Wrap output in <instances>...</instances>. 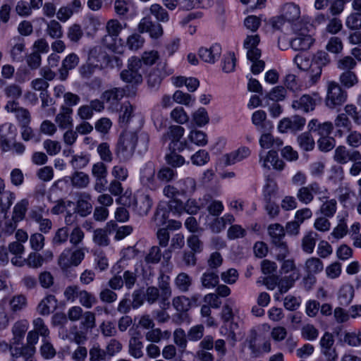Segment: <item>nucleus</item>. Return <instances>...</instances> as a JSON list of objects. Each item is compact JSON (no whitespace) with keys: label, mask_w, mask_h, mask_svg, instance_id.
Segmentation results:
<instances>
[{"label":"nucleus","mask_w":361,"mask_h":361,"mask_svg":"<svg viewBox=\"0 0 361 361\" xmlns=\"http://www.w3.org/2000/svg\"><path fill=\"white\" fill-rule=\"evenodd\" d=\"M143 150H147L149 141V136L147 133H141L139 135L135 131H124L118 141L116 154L123 161H128L135 153L137 141Z\"/></svg>","instance_id":"1"},{"label":"nucleus","mask_w":361,"mask_h":361,"mask_svg":"<svg viewBox=\"0 0 361 361\" xmlns=\"http://www.w3.org/2000/svg\"><path fill=\"white\" fill-rule=\"evenodd\" d=\"M101 161L104 163H111L113 160V153L110 149V146L107 142L100 143L97 148Z\"/></svg>","instance_id":"53"},{"label":"nucleus","mask_w":361,"mask_h":361,"mask_svg":"<svg viewBox=\"0 0 361 361\" xmlns=\"http://www.w3.org/2000/svg\"><path fill=\"white\" fill-rule=\"evenodd\" d=\"M343 110V114H346L347 117L351 118L356 125H361V110H358L355 105L352 104H346Z\"/></svg>","instance_id":"60"},{"label":"nucleus","mask_w":361,"mask_h":361,"mask_svg":"<svg viewBox=\"0 0 361 361\" xmlns=\"http://www.w3.org/2000/svg\"><path fill=\"white\" fill-rule=\"evenodd\" d=\"M333 158L339 164H346L350 161L361 160V153L358 150L339 145L335 149Z\"/></svg>","instance_id":"10"},{"label":"nucleus","mask_w":361,"mask_h":361,"mask_svg":"<svg viewBox=\"0 0 361 361\" xmlns=\"http://www.w3.org/2000/svg\"><path fill=\"white\" fill-rule=\"evenodd\" d=\"M34 332H36L38 336H41L42 339L49 338L50 331L47 326L45 325L44 320L42 318H36L32 322Z\"/></svg>","instance_id":"57"},{"label":"nucleus","mask_w":361,"mask_h":361,"mask_svg":"<svg viewBox=\"0 0 361 361\" xmlns=\"http://www.w3.org/2000/svg\"><path fill=\"white\" fill-rule=\"evenodd\" d=\"M306 119L300 116L295 115L291 117L283 118L277 126L279 131L281 133L291 132L295 133L304 128Z\"/></svg>","instance_id":"9"},{"label":"nucleus","mask_w":361,"mask_h":361,"mask_svg":"<svg viewBox=\"0 0 361 361\" xmlns=\"http://www.w3.org/2000/svg\"><path fill=\"white\" fill-rule=\"evenodd\" d=\"M333 125L336 129L335 136L338 137H343L345 134V131H350L352 127L350 118L343 113H340L336 116Z\"/></svg>","instance_id":"25"},{"label":"nucleus","mask_w":361,"mask_h":361,"mask_svg":"<svg viewBox=\"0 0 361 361\" xmlns=\"http://www.w3.org/2000/svg\"><path fill=\"white\" fill-rule=\"evenodd\" d=\"M90 161V155L85 153L75 154L72 157L70 161L71 165L74 169H82L86 167Z\"/></svg>","instance_id":"47"},{"label":"nucleus","mask_w":361,"mask_h":361,"mask_svg":"<svg viewBox=\"0 0 361 361\" xmlns=\"http://www.w3.org/2000/svg\"><path fill=\"white\" fill-rule=\"evenodd\" d=\"M283 16L288 21L297 20L300 15V7L294 3H287L283 7Z\"/></svg>","instance_id":"44"},{"label":"nucleus","mask_w":361,"mask_h":361,"mask_svg":"<svg viewBox=\"0 0 361 361\" xmlns=\"http://www.w3.org/2000/svg\"><path fill=\"white\" fill-rule=\"evenodd\" d=\"M324 269L323 262L317 257H310L305 263L304 269L306 274H317Z\"/></svg>","instance_id":"42"},{"label":"nucleus","mask_w":361,"mask_h":361,"mask_svg":"<svg viewBox=\"0 0 361 361\" xmlns=\"http://www.w3.org/2000/svg\"><path fill=\"white\" fill-rule=\"evenodd\" d=\"M158 289L161 291L160 306L166 308L169 306V298L171 297L172 290L170 286V276L161 274L158 278Z\"/></svg>","instance_id":"14"},{"label":"nucleus","mask_w":361,"mask_h":361,"mask_svg":"<svg viewBox=\"0 0 361 361\" xmlns=\"http://www.w3.org/2000/svg\"><path fill=\"white\" fill-rule=\"evenodd\" d=\"M173 343L178 347L179 350L183 353L188 345V336L185 331L178 328L173 331Z\"/></svg>","instance_id":"48"},{"label":"nucleus","mask_w":361,"mask_h":361,"mask_svg":"<svg viewBox=\"0 0 361 361\" xmlns=\"http://www.w3.org/2000/svg\"><path fill=\"white\" fill-rule=\"evenodd\" d=\"M92 176L94 179H105L108 176L107 166L102 161H97L92 164Z\"/></svg>","instance_id":"56"},{"label":"nucleus","mask_w":361,"mask_h":361,"mask_svg":"<svg viewBox=\"0 0 361 361\" xmlns=\"http://www.w3.org/2000/svg\"><path fill=\"white\" fill-rule=\"evenodd\" d=\"M172 305L180 312H186L190 307L189 298L185 296H176L172 300Z\"/></svg>","instance_id":"63"},{"label":"nucleus","mask_w":361,"mask_h":361,"mask_svg":"<svg viewBox=\"0 0 361 361\" xmlns=\"http://www.w3.org/2000/svg\"><path fill=\"white\" fill-rule=\"evenodd\" d=\"M81 7L80 0H73L67 5L61 6L56 13V17L60 21L66 22L73 13L79 12Z\"/></svg>","instance_id":"22"},{"label":"nucleus","mask_w":361,"mask_h":361,"mask_svg":"<svg viewBox=\"0 0 361 361\" xmlns=\"http://www.w3.org/2000/svg\"><path fill=\"white\" fill-rule=\"evenodd\" d=\"M165 160L169 165L174 168L180 167L185 163V158L178 154L175 149L171 150L166 154Z\"/></svg>","instance_id":"58"},{"label":"nucleus","mask_w":361,"mask_h":361,"mask_svg":"<svg viewBox=\"0 0 361 361\" xmlns=\"http://www.w3.org/2000/svg\"><path fill=\"white\" fill-rule=\"evenodd\" d=\"M177 185L180 195H191L196 190L197 183L194 178L188 177L178 181Z\"/></svg>","instance_id":"35"},{"label":"nucleus","mask_w":361,"mask_h":361,"mask_svg":"<svg viewBox=\"0 0 361 361\" xmlns=\"http://www.w3.org/2000/svg\"><path fill=\"white\" fill-rule=\"evenodd\" d=\"M322 98L318 92H312L311 94H305L295 99L292 102V107L295 110H300L308 113L314 110L317 104L320 103Z\"/></svg>","instance_id":"8"},{"label":"nucleus","mask_w":361,"mask_h":361,"mask_svg":"<svg viewBox=\"0 0 361 361\" xmlns=\"http://www.w3.org/2000/svg\"><path fill=\"white\" fill-rule=\"evenodd\" d=\"M339 81L345 87L350 88L358 82V79L353 71H344L340 75Z\"/></svg>","instance_id":"55"},{"label":"nucleus","mask_w":361,"mask_h":361,"mask_svg":"<svg viewBox=\"0 0 361 361\" xmlns=\"http://www.w3.org/2000/svg\"><path fill=\"white\" fill-rule=\"evenodd\" d=\"M17 130L14 125L6 123L0 126V148L3 152L11 150L12 142L15 140Z\"/></svg>","instance_id":"11"},{"label":"nucleus","mask_w":361,"mask_h":361,"mask_svg":"<svg viewBox=\"0 0 361 361\" xmlns=\"http://www.w3.org/2000/svg\"><path fill=\"white\" fill-rule=\"evenodd\" d=\"M143 343L139 338L133 336L130 338L128 345L129 354L133 357L138 359L143 357Z\"/></svg>","instance_id":"43"},{"label":"nucleus","mask_w":361,"mask_h":361,"mask_svg":"<svg viewBox=\"0 0 361 361\" xmlns=\"http://www.w3.org/2000/svg\"><path fill=\"white\" fill-rule=\"evenodd\" d=\"M293 30L295 31V37L290 41V47L296 51L309 49L313 44L314 39L308 33L307 27H302L299 29L298 25H295Z\"/></svg>","instance_id":"5"},{"label":"nucleus","mask_w":361,"mask_h":361,"mask_svg":"<svg viewBox=\"0 0 361 361\" xmlns=\"http://www.w3.org/2000/svg\"><path fill=\"white\" fill-rule=\"evenodd\" d=\"M45 33L51 39H61L63 35L62 26L56 20L46 22Z\"/></svg>","instance_id":"39"},{"label":"nucleus","mask_w":361,"mask_h":361,"mask_svg":"<svg viewBox=\"0 0 361 361\" xmlns=\"http://www.w3.org/2000/svg\"><path fill=\"white\" fill-rule=\"evenodd\" d=\"M337 68L344 71H353L356 67L357 62L355 59L350 56H345L339 59L336 62Z\"/></svg>","instance_id":"59"},{"label":"nucleus","mask_w":361,"mask_h":361,"mask_svg":"<svg viewBox=\"0 0 361 361\" xmlns=\"http://www.w3.org/2000/svg\"><path fill=\"white\" fill-rule=\"evenodd\" d=\"M267 232L272 244L275 245L283 241L286 232L283 226L280 224L275 223L270 224L267 228Z\"/></svg>","instance_id":"34"},{"label":"nucleus","mask_w":361,"mask_h":361,"mask_svg":"<svg viewBox=\"0 0 361 361\" xmlns=\"http://www.w3.org/2000/svg\"><path fill=\"white\" fill-rule=\"evenodd\" d=\"M78 299L80 304L87 309H90L97 302L95 296L85 290L80 289Z\"/></svg>","instance_id":"49"},{"label":"nucleus","mask_w":361,"mask_h":361,"mask_svg":"<svg viewBox=\"0 0 361 361\" xmlns=\"http://www.w3.org/2000/svg\"><path fill=\"white\" fill-rule=\"evenodd\" d=\"M192 120L195 124L199 127H202L207 124L209 121V118L207 111L204 108H200L192 114Z\"/></svg>","instance_id":"64"},{"label":"nucleus","mask_w":361,"mask_h":361,"mask_svg":"<svg viewBox=\"0 0 361 361\" xmlns=\"http://www.w3.org/2000/svg\"><path fill=\"white\" fill-rule=\"evenodd\" d=\"M317 233L313 231H310L302 239V250L307 253L311 254L313 252L315 245Z\"/></svg>","instance_id":"45"},{"label":"nucleus","mask_w":361,"mask_h":361,"mask_svg":"<svg viewBox=\"0 0 361 361\" xmlns=\"http://www.w3.org/2000/svg\"><path fill=\"white\" fill-rule=\"evenodd\" d=\"M141 61L137 57L128 60V68L121 71L120 76L123 81L129 83L140 84L142 75L140 73Z\"/></svg>","instance_id":"7"},{"label":"nucleus","mask_w":361,"mask_h":361,"mask_svg":"<svg viewBox=\"0 0 361 361\" xmlns=\"http://www.w3.org/2000/svg\"><path fill=\"white\" fill-rule=\"evenodd\" d=\"M185 129L178 125L171 126L166 133L163 135V139H169L173 145H177L181 142L180 139L184 135Z\"/></svg>","instance_id":"31"},{"label":"nucleus","mask_w":361,"mask_h":361,"mask_svg":"<svg viewBox=\"0 0 361 361\" xmlns=\"http://www.w3.org/2000/svg\"><path fill=\"white\" fill-rule=\"evenodd\" d=\"M274 190L269 184H267L264 189V196L266 201L265 209L271 218L276 217L279 213V206L271 201V196Z\"/></svg>","instance_id":"27"},{"label":"nucleus","mask_w":361,"mask_h":361,"mask_svg":"<svg viewBox=\"0 0 361 361\" xmlns=\"http://www.w3.org/2000/svg\"><path fill=\"white\" fill-rule=\"evenodd\" d=\"M355 290L353 285L343 284L338 293V299L341 305H348L354 298Z\"/></svg>","instance_id":"33"},{"label":"nucleus","mask_w":361,"mask_h":361,"mask_svg":"<svg viewBox=\"0 0 361 361\" xmlns=\"http://www.w3.org/2000/svg\"><path fill=\"white\" fill-rule=\"evenodd\" d=\"M79 61V57L75 53L69 54L63 59L61 67L59 70V78L61 81L67 79L69 71L74 69L78 65Z\"/></svg>","instance_id":"20"},{"label":"nucleus","mask_w":361,"mask_h":361,"mask_svg":"<svg viewBox=\"0 0 361 361\" xmlns=\"http://www.w3.org/2000/svg\"><path fill=\"white\" fill-rule=\"evenodd\" d=\"M334 343V336L331 333L326 332L320 340L322 352L329 361H334L337 358L335 350L332 348Z\"/></svg>","instance_id":"21"},{"label":"nucleus","mask_w":361,"mask_h":361,"mask_svg":"<svg viewBox=\"0 0 361 361\" xmlns=\"http://www.w3.org/2000/svg\"><path fill=\"white\" fill-rule=\"evenodd\" d=\"M259 156V163L263 168L270 169L272 166L276 170L281 171L283 169L284 162L279 158L276 151L269 150L268 152L262 151Z\"/></svg>","instance_id":"12"},{"label":"nucleus","mask_w":361,"mask_h":361,"mask_svg":"<svg viewBox=\"0 0 361 361\" xmlns=\"http://www.w3.org/2000/svg\"><path fill=\"white\" fill-rule=\"evenodd\" d=\"M125 90L121 87H114L104 91L102 95L104 102L109 104L110 108L118 110L119 102L125 96Z\"/></svg>","instance_id":"17"},{"label":"nucleus","mask_w":361,"mask_h":361,"mask_svg":"<svg viewBox=\"0 0 361 361\" xmlns=\"http://www.w3.org/2000/svg\"><path fill=\"white\" fill-rule=\"evenodd\" d=\"M208 143L207 135L200 130L192 129L190 131L187 138L182 140L176 147V149L181 152L185 149L192 151V144L198 147H204Z\"/></svg>","instance_id":"6"},{"label":"nucleus","mask_w":361,"mask_h":361,"mask_svg":"<svg viewBox=\"0 0 361 361\" xmlns=\"http://www.w3.org/2000/svg\"><path fill=\"white\" fill-rule=\"evenodd\" d=\"M259 42L257 35L247 36L244 41V47L247 49V57L249 60L258 59L261 56V51L257 47Z\"/></svg>","instance_id":"24"},{"label":"nucleus","mask_w":361,"mask_h":361,"mask_svg":"<svg viewBox=\"0 0 361 361\" xmlns=\"http://www.w3.org/2000/svg\"><path fill=\"white\" fill-rule=\"evenodd\" d=\"M259 145L263 149L279 148L283 144V140L279 137H274L269 133H264L259 140Z\"/></svg>","instance_id":"30"},{"label":"nucleus","mask_w":361,"mask_h":361,"mask_svg":"<svg viewBox=\"0 0 361 361\" xmlns=\"http://www.w3.org/2000/svg\"><path fill=\"white\" fill-rule=\"evenodd\" d=\"M347 28L351 30H359L361 29V13L353 12L347 16L345 21Z\"/></svg>","instance_id":"54"},{"label":"nucleus","mask_w":361,"mask_h":361,"mask_svg":"<svg viewBox=\"0 0 361 361\" xmlns=\"http://www.w3.org/2000/svg\"><path fill=\"white\" fill-rule=\"evenodd\" d=\"M192 282V278L184 272L178 274L174 279L175 286L182 293H186L189 290Z\"/></svg>","instance_id":"40"},{"label":"nucleus","mask_w":361,"mask_h":361,"mask_svg":"<svg viewBox=\"0 0 361 361\" xmlns=\"http://www.w3.org/2000/svg\"><path fill=\"white\" fill-rule=\"evenodd\" d=\"M198 54L200 58L208 63H214L221 54V47L216 43L209 47H201Z\"/></svg>","instance_id":"18"},{"label":"nucleus","mask_w":361,"mask_h":361,"mask_svg":"<svg viewBox=\"0 0 361 361\" xmlns=\"http://www.w3.org/2000/svg\"><path fill=\"white\" fill-rule=\"evenodd\" d=\"M92 196L89 192L79 193L76 202V212L82 217L88 216L92 210Z\"/></svg>","instance_id":"19"},{"label":"nucleus","mask_w":361,"mask_h":361,"mask_svg":"<svg viewBox=\"0 0 361 361\" xmlns=\"http://www.w3.org/2000/svg\"><path fill=\"white\" fill-rule=\"evenodd\" d=\"M154 174L155 168L152 163H147L141 169L140 181L144 185L149 188H153L154 186Z\"/></svg>","instance_id":"28"},{"label":"nucleus","mask_w":361,"mask_h":361,"mask_svg":"<svg viewBox=\"0 0 361 361\" xmlns=\"http://www.w3.org/2000/svg\"><path fill=\"white\" fill-rule=\"evenodd\" d=\"M39 353L42 357L46 360H51L56 355V350L49 341V338L42 339Z\"/></svg>","instance_id":"50"},{"label":"nucleus","mask_w":361,"mask_h":361,"mask_svg":"<svg viewBox=\"0 0 361 361\" xmlns=\"http://www.w3.org/2000/svg\"><path fill=\"white\" fill-rule=\"evenodd\" d=\"M298 143L305 151H311L314 147V140L309 132L300 134L297 138Z\"/></svg>","instance_id":"52"},{"label":"nucleus","mask_w":361,"mask_h":361,"mask_svg":"<svg viewBox=\"0 0 361 361\" xmlns=\"http://www.w3.org/2000/svg\"><path fill=\"white\" fill-rule=\"evenodd\" d=\"M87 249L77 247L66 248L58 258V264L63 272H67L72 267L79 266L85 258Z\"/></svg>","instance_id":"2"},{"label":"nucleus","mask_w":361,"mask_h":361,"mask_svg":"<svg viewBox=\"0 0 361 361\" xmlns=\"http://www.w3.org/2000/svg\"><path fill=\"white\" fill-rule=\"evenodd\" d=\"M5 109L8 112L13 113L20 126L29 124L30 122V114L27 109L19 106L18 103L14 101L7 102Z\"/></svg>","instance_id":"15"},{"label":"nucleus","mask_w":361,"mask_h":361,"mask_svg":"<svg viewBox=\"0 0 361 361\" xmlns=\"http://www.w3.org/2000/svg\"><path fill=\"white\" fill-rule=\"evenodd\" d=\"M73 110L71 107L66 106H60L59 112L55 117V122L60 129L65 130L73 128Z\"/></svg>","instance_id":"16"},{"label":"nucleus","mask_w":361,"mask_h":361,"mask_svg":"<svg viewBox=\"0 0 361 361\" xmlns=\"http://www.w3.org/2000/svg\"><path fill=\"white\" fill-rule=\"evenodd\" d=\"M149 12L159 22L166 23L169 20V13L158 4H152L149 8Z\"/></svg>","instance_id":"51"},{"label":"nucleus","mask_w":361,"mask_h":361,"mask_svg":"<svg viewBox=\"0 0 361 361\" xmlns=\"http://www.w3.org/2000/svg\"><path fill=\"white\" fill-rule=\"evenodd\" d=\"M104 109V103L99 99L91 100L89 104H84L80 106L77 109V116L82 121L90 120L94 111L101 112Z\"/></svg>","instance_id":"13"},{"label":"nucleus","mask_w":361,"mask_h":361,"mask_svg":"<svg viewBox=\"0 0 361 361\" xmlns=\"http://www.w3.org/2000/svg\"><path fill=\"white\" fill-rule=\"evenodd\" d=\"M57 306V300L55 296L49 295L41 300L37 310L41 315H49Z\"/></svg>","instance_id":"29"},{"label":"nucleus","mask_w":361,"mask_h":361,"mask_svg":"<svg viewBox=\"0 0 361 361\" xmlns=\"http://www.w3.org/2000/svg\"><path fill=\"white\" fill-rule=\"evenodd\" d=\"M193 165L202 166L207 164L210 160L209 153L204 149H199L190 157Z\"/></svg>","instance_id":"61"},{"label":"nucleus","mask_w":361,"mask_h":361,"mask_svg":"<svg viewBox=\"0 0 361 361\" xmlns=\"http://www.w3.org/2000/svg\"><path fill=\"white\" fill-rule=\"evenodd\" d=\"M29 207V201L24 198L18 202L13 207L12 218L16 222L23 221Z\"/></svg>","instance_id":"36"},{"label":"nucleus","mask_w":361,"mask_h":361,"mask_svg":"<svg viewBox=\"0 0 361 361\" xmlns=\"http://www.w3.org/2000/svg\"><path fill=\"white\" fill-rule=\"evenodd\" d=\"M347 97L346 91L343 90L336 82H327L325 104L329 109H334L342 106L346 102Z\"/></svg>","instance_id":"4"},{"label":"nucleus","mask_w":361,"mask_h":361,"mask_svg":"<svg viewBox=\"0 0 361 361\" xmlns=\"http://www.w3.org/2000/svg\"><path fill=\"white\" fill-rule=\"evenodd\" d=\"M152 204V200L148 195H142L135 201V210L140 216H145L150 210Z\"/></svg>","instance_id":"32"},{"label":"nucleus","mask_w":361,"mask_h":361,"mask_svg":"<svg viewBox=\"0 0 361 361\" xmlns=\"http://www.w3.org/2000/svg\"><path fill=\"white\" fill-rule=\"evenodd\" d=\"M73 187L78 189L86 188L90 184V176L82 171H75L70 177Z\"/></svg>","instance_id":"38"},{"label":"nucleus","mask_w":361,"mask_h":361,"mask_svg":"<svg viewBox=\"0 0 361 361\" xmlns=\"http://www.w3.org/2000/svg\"><path fill=\"white\" fill-rule=\"evenodd\" d=\"M315 195L318 196L319 201L328 199V189L322 187L317 182H312L307 186L300 188L297 192L296 197L298 200L305 204L311 203Z\"/></svg>","instance_id":"3"},{"label":"nucleus","mask_w":361,"mask_h":361,"mask_svg":"<svg viewBox=\"0 0 361 361\" xmlns=\"http://www.w3.org/2000/svg\"><path fill=\"white\" fill-rule=\"evenodd\" d=\"M171 118L178 124H184L189 120V116L181 106L174 108L170 113Z\"/></svg>","instance_id":"62"},{"label":"nucleus","mask_w":361,"mask_h":361,"mask_svg":"<svg viewBox=\"0 0 361 361\" xmlns=\"http://www.w3.org/2000/svg\"><path fill=\"white\" fill-rule=\"evenodd\" d=\"M250 154L251 151L247 147H241L229 154H224L223 161L226 166L233 165L246 159Z\"/></svg>","instance_id":"23"},{"label":"nucleus","mask_w":361,"mask_h":361,"mask_svg":"<svg viewBox=\"0 0 361 361\" xmlns=\"http://www.w3.org/2000/svg\"><path fill=\"white\" fill-rule=\"evenodd\" d=\"M200 282L203 288L212 289L219 284V275L212 270H207L200 277Z\"/></svg>","instance_id":"37"},{"label":"nucleus","mask_w":361,"mask_h":361,"mask_svg":"<svg viewBox=\"0 0 361 361\" xmlns=\"http://www.w3.org/2000/svg\"><path fill=\"white\" fill-rule=\"evenodd\" d=\"M322 204L320 207L319 211L327 218H331L336 212L337 202L335 199L327 200L324 199Z\"/></svg>","instance_id":"46"},{"label":"nucleus","mask_w":361,"mask_h":361,"mask_svg":"<svg viewBox=\"0 0 361 361\" xmlns=\"http://www.w3.org/2000/svg\"><path fill=\"white\" fill-rule=\"evenodd\" d=\"M25 49V41L19 37L13 38L11 42L10 56L13 61H22L23 60Z\"/></svg>","instance_id":"26"},{"label":"nucleus","mask_w":361,"mask_h":361,"mask_svg":"<svg viewBox=\"0 0 361 361\" xmlns=\"http://www.w3.org/2000/svg\"><path fill=\"white\" fill-rule=\"evenodd\" d=\"M300 277V274L295 272L290 274L289 276H284L280 280L278 284L279 292L281 294L286 293L290 288H292L296 281Z\"/></svg>","instance_id":"41"}]
</instances>
